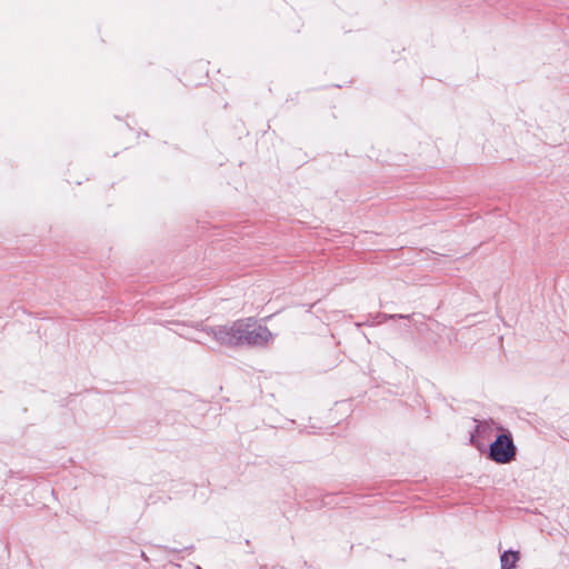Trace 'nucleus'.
Returning a JSON list of instances; mask_svg holds the SVG:
<instances>
[{
	"mask_svg": "<svg viewBox=\"0 0 569 569\" xmlns=\"http://www.w3.org/2000/svg\"><path fill=\"white\" fill-rule=\"evenodd\" d=\"M238 346L263 347L272 341L271 331L253 317L239 319Z\"/></svg>",
	"mask_w": 569,
	"mask_h": 569,
	"instance_id": "1",
	"label": "nucleus"
},
{
	"mask_svg": "<svg viewBox=\"0 0 569 569\" xmlns=\"http://www.w3.org/2000/svg\"><path fill=\"white\" fill-rule=\"evenodd\" d=\"M517 448L509 432L501 433L490 445L489 457L497 463H509L515 460Z\"/></svg>",
	"mask_w": 569,
	"mask_h": 569,
	"instance_id": "2",
	"label": "nucleus"
},
{
	"mask_svg": "<svg viewBox=\"0 0 569 569\" xmlns=\"http://www.w3.org/2000/svg\"><path fill=\"white\" fill-rule=\"evenodd\" d=\"M239 319L222 326L209 327L204 331L218 343L227 347H238Z\"/></svg>",
	"mask_w": 569,
	"mask_h": 569,
	"instance_id": "3",
	"label": "nucleus"
},
{
	"mask_svg": "<svg viewBox=\"0 0 569 569\" xmlns=\"http://www.w3.org/2000/svg\"><path fill=\"white\" fill-rule=\"evenodd\" d=\"M519 560L518 551H505L501 557V569H513L516 568V563Z\"/></svg>",
	"mask_w": 569,
	"mask_h": 569,
	"instance_id": "4",
	"label": "nucleus"
},
{
	"mask_svg": "<svg viewBox=\"0 0 569 569\" xmlns=\"http://www.w3.org/2000/svg\"><path fill=\"white\" fill-rule=\"evenodd\" d=\"M390 319H396V318H403V319H409L410 316H403V315H391L389 316Z\"/></svg>",
	"mask_w": 569,
	"mask_h": 569,
	"instance_id": "5",
	"label": "nucleus"
}]
</instances>
